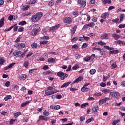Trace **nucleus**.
I'll use <instances>...</instances> for the list:
<instances>
[{
  "instance_id": "46",
  "label": "nucleus",
  "mask_w": 125,
  "mask_h": 125,
  "mask_svg": "<svg viewBox=\"0 0 125 125\" xmlns=\"http://www.w3.org/2000/svg\"><path fill=\"white\" fill-rule=\"evenodd\" d=\"M98 44H99L100 45H105L106 44V43L102 41H100L98 42Z\"/></svg>"
},
{
  "instance_id": "29",
  "label": "nucleus",
  "mask_w": 125,
  "mask_h": 125,
  "mask_svg": "<svg viewBox=\"0 0 125 125\" xmlns=\"http://www.w3.org/2000/svg\"><path fill=\"white\" fill-rule=\"evenodd\" d=\"M111 90L110 89H103L102 90V92L104 93L105 94H107V93H111Z\"/></svg>"
},
{
  "instance_id": "30",
  "label": "nucleus",
  "mask_w": 125,
  "mask_h": 125,
  "mask_svg": "<svg viewBox=\"0 0 125 125\" xmlns=\"http://www.w3.org/2000/svg\"><path fill=\"white\" fill-rule=\"evenodd\" d=\"M14 122H17V119H10L9 125H13L14 124Z\"/></svg>"
},
{
  "instance_id": "58",
  "label": "nucleus",
  "mask_w": 125,
  "mask_h": 125,
  "mask_svg": "<svg viewBox=\"0 0 125 125\" xmlns=\"http://www.w3.org/2000/svg\"><path fill=\"white\" fill-rule=\"evenodd\" d=\"M89 27H94L95 26V24L93 23V22H92L89 24H88Z\"/></svg>"
},
{
  "instance_id": "32",
  "label": "nucleus",
  "mask_w": 125,
  "mask_h": 125,
  "mask_svg": "<svg viewBox=\"0 0 125 125\" xmlns=\"http://www.w3.org/2000/svg\"><path fill=\"white\" fill-rule=\"evenodd\" d=\"M85 5H86V2L84 0H83L81 2V7H85Z\"/></svg>"
},
{
  "instance_id": "5",
  "label": "nucleus",
  "mask_w": 125,
  "mask_h": 125,
  "mask_svg": "<svg viewBox=\"0 0 125 125\" xmlns=\"http://www.w3.org/2000/svg\"><path fill=\"white\" fill-rule=\"evenodd\" d=\"M61 26V24H59L55 26L50 27L48 29V32H55V31H56V30H57V29L60 28Z\"/></svg>"
},
{
  "instance_id": "59",
  "label": "nucleus",
  "mask_w": 125,
  "mask_h": 125,
  "mask_svg": "<svg viewBox=\"0 0 125 125\" xmlns=\"http://www.w3.org/2000/svg\"><path fill=\"white\" fill-rule=\"evenodd\" d=\"M86 47H87V43H83L82 48H86Z\"/></svg>"
},
{
  "instance_id": "14",
  "label": "nucleus",
  "mask_w": 125,
  "mask_h": 125,
  "mask_svg": "<svg viewBox=\"0 0 125 125\" xmlns=\"http://www.w3.org/2000/svg\"><path fill=\"white\" fill-rule=\"evenodd\" d=\"M82 81H83V77H78L72 83V84H74V83H78L79 82H82Z\"/></svg>"
},
{
  "instance_id": "47",
  "label": "nucleus",
  "mask_w": 125,
  "mask_h": 125,
  "mask_svg": "<svg viewBox=\"0 0 125 125\" xmlns=\"http://www.w3.org/2000/svg\"><path fill=\"white\" fill-rule=\"evenodd\" d=\"M83 37L84 38V41L85 40L86 42H88V40H90V38L88 37H85L84 35H83Z\"/></svg>"
},
{
  "instance_id": "57",
  "label": "nucleus",
  "mask_w": 125,
  "mask_h": 125,
  "mask_svg": "<svg viewBox=\"0 0 125 125\" xmlns=\"http://www.w3.org/2000/svg\"><path fill=\"white\" fill-rule=\"evenodd\" d=\"M92 21H93V22H97V18L95 17L94 16L92 17Z\"/></svg>"
},
{
  "instance_id": "35",
  "label": "nucleus",
  "mask_w": 125,
  "mask_h": 125,
  "mask_svg": "<svg viewBox=\"0 0 125 125\" xmlns=\"http://www.w3.org/2000/svg\"><path fill=\"white\" fill-rule=\"evenodd\" d=\"M26 24H27V22L25 21H23L19 23V25L21 26H24V25H26Z\"/></svg>"
},
{
  "instance_id": "37",
  "label": "nucleus",
  "mask_w": 125,
  "mask_h": 125,
  "mask_svg": "<svg viewBox=\"0 0 125 125\" xmlns=\"http://www.w3.org/2000/svg\"><path fill=\"white\" fill-rule=\"evenodd\" d=\"M89 73L90 74V75H94V74H95V73H96V70L93 69H91L89 71Z\"/></svg>"
},
{
  "instance_id": "34",
  "label": "nucleus",
  "mask_w": 125,
  "mask_h": 125,
  "mask_svg": "<svg viewBox=\"0 0 125 125\" xmlns=\"http://www.w3.org/2000/svg\"><path fill=\"white\" fill-rule=\"evenodd\" d=\"M29 103H30V101L23 103L21 104V107H25V106H27V105H28V104H29Z\"/></svg>"
},
{
  "instance_id": "44",
  "label": "nucleus",
  "mask_w": 125,
  "mask_h": 125,
  "mask_svg": "<svg viewBox=\"0 0 125 125\" xmlns=\"http://www.w3.org/2000/svg\"><path fill=\"white\" fill-rule=\"evenodd\" d=\"M105 101L104 99H102L100 100L99 102V104H104V103H105Z\"/></svg>"
},
{
  "instance_id": "38",
  "label": "nucleus",
  "mask_w": 125,
  "mask_h": 125,
  "mask_svg": "<svg viewBox=\"0 0 125 125\" xmlns=\"http://www.w3.org/2000/svg\"><path fill=\"white\" fill-rule=\"evenodd\" d=\"M43 115L46 116H49V111L47 110H44V111L43 112Z\"/></svg>"
},
{
  "instance_id": "51",
  "label": "nucleus",
  "mask_w": 125,
  "mask_h": 125,
  "mask_svg": "<svg viewBox=\"0 0 125 125\" xmlns=\"http://www.w3.org/2000/svg\"><path fill=\"white\" fill-rule=\"evenodd\" d=\"M61 107L59 105H56L54 107V110H59Z\"/></svg>"
},
{
  "instance_id": "40",
  "label": "nucleus",
  "mask_w": 125,
  "mask_h": 125,
  "mask_svg": "<svg viewBox=\"0 0 125 125\" xmlns=\"http://www.w3.org/2000/svg\"><path fill=\"white\" fill-rule=\"evenodd\" d=\"M83 60L84 61H86V62H88V61H89V60H90V58L89 56L85 57L83 58Z\"/></svg>"
},
{
  "instance_id": "8",
  "label": "nucleus",
  "mask_w": 125,
  "mask_h": 125,
  "mask_svg": "<svg viewBox=\"0 0 125 125\" xmlns=\"http://www.w3.org/2000/svg\"><path fill=\"white\" fill-rule=\"evenodd\" d=\"M64 23H67V24H72V19L70 17H66L63 20Z\"/></svg>"
},
{
  "instance_id": "48",
  "label": "nucleus",
  "mask_w": 125,
  "mask_h": 125,
  "mask_svg": "<svg viewBox=\"0 0 125 125\" xmlns=\"http://www.w3.org/2000/svg\"><path fill=\"white\" fill-rule=\"evenodd\" d=\"M111 66V69H115V68H117V64L116 63V62H113Z\"/></svg>"
},
{
  "instance_id": "7",
  "label": "nucleus",
  "mask_w": 125,
  "mask_h": 125,
  "mask_svg": "<svg viewBox=\"0 0 125 125\" xmlns=\"http://www.w3.org/2000/svg\"><path fill=\"white\" fill-rule=\"evenodd\" d=\"M49 120V117H45L42 115H40L39 117V120L38 121H45V122H46Z\"/></svg>"
},
{
  "instance_id": "6",
  "label": "nucleus",
  "mask_w": 125,
  "mask_h": 125,
  "mask_svg": "<svg viewBox=\"0 0 125 125\" xmlns=\"http://www.w3.org/2000/svg\"><path fill=\"white\" fill-rule=\"evenodd\" d=\"M120 93L118 92H111L109 94V96L111 97H114V98H120Z\"/></svg>"
},
{
  "instance_id": "62",
  "label": "nucleus",
  "mask_w": 125,
  "mask_h": 125,
  "mask_svg": "<svg viewBox=\"0 0 125 125\" xmlns=\"http://www.w3.org/2000/svg\"><path fill=\"white\" fill-rule=\"evenodd\" d=\"M118 27L120 28V29H123V28H125V24H120L118 26Z\"/></svg>"
},
{
  "instance_id": "42",
  "label": "nucleus",
  "mask_w": 125,
  "mask_h": 125,
  "mask_svg": "<svg viewBox=\"0 0 125 125\" xmlns=\"http://www.w3.org/2000/svg\"><path fill=\"white\" fill-rule=\"evenodd\" d=\"M5 62V60L4 59H3L2 58H0V66H1Z\"/></svg>"
},
{
  "instance_id": "16",
  "label": "nucleus",
  "mask_w": 125,
  "mask_h": 125,
  "mask_svg": "<svg viewBox=\"0 0 125 125\" xmlns=\"http://www.w3.org/2000/svg\"><path fill=\"white\" fill-rule=\"evenodd\" d=\"M27 78V75L26 74H21L20 76V80L21 81H25Z\"/></svg>"
},
{
  "instance_id": "20",
  "label": "nucleus",
  "mask_w": 125,
  "mask_h": 125,
  "mask_svg": "<svg viewBox=\"0 0 125 125\" xmlns=\"http://www.w3.org/2000/svg\"><path fill=\"white\" fill-rule=\"evenodd\" d=\"M103 3L104 4H110V3H112V1L111 0H102Z\"/></svg>"
},
{
  "instance_id": "60",
  "label": "nucleus",
  "mask_w": 125,
  "mask_h": 125,
  "mask_svg": "<svg viewBox=\"0 0 125 125\" xmlns=\"http://www.w3.org/2000/svg\"><path fill=\"white\" fill-rule=\"evenodd\" d=\"M88 27H89L88 26V24H85V25H84V26L83 27V30H85V29H87V28H88Z\"/></svg>"
},
{
  "instance_id": "18",
  "label": "nucleus",
  "mask_w": 125,
  "mask_h": 125,
  "mask_svg": "<svg viewBox=\"0 0 125 125\" xmlns=\"http://www.w3.org/2000/svg\"><path fill=\"white\" fill-rule=\"evenodd\" d=\"M71 83V82H68L67 83H63L62 86H61V88H63V87H67V86H69V84Z\"/></svg>"
},
{
  "instance_id": "41",
  "label": "nucleus",
  "mask_w": 125,
  "mask_h": 125,
  "mask_svg": "<svg viewBox=\"0 0 125 125\" xmlns=\"http://www.w3.org/2000/svg\"><path fill=\"white\" fill-rule=\"evenodd\" d=\"M48 5L49 6H53L54 5V1L53 0L50 1L48 3Z\"/></svg>"
},
{
  "instance_id": "61",
  "label": "nucleus",
  "mask_w": 125,
  "mask_h": 125,
  "mask_svg": "<svg viewBox=\"0 0 125 125\" xmlns=\"http://www.w3.org/2000/svg\"><path fill=\"white\" fill-rule=\"evenodd\" d=\"M16 47H17V48H21V44L20 43H17L16 44Z\"/></svg>"
},
{
  "instance_id": "33",
  "label": "nucleus",
  "mask_w": 125,
  "mask_h": 125,
  "mask_svg": "<svg viewBox=\"0 0 125 125\" xmlns=\"http://www.w3.org/2000/svg\"><path fill=\"white\" fill-rule=\"evenodd\" d=\"M40 31H41V27H39V29H35L34 30V33L33 35L36 36V35H37V34H38V33H39V32H40Z\"/></svg>"
},
{
  "instance_id": "13",
  "label": "nucleus",
  "mask_w": 125,
  "mask_h": 125,
  "mask_svg": "<svg viewBox=\"0 0 125 125\" xmlns=\"http://www.w3.org/2000/svg\"><path fill=\"white\" fill-rule=\"evenodd\" d=\"M112 38H113V39H114V40H115V41H117V40H119V39L121 38V36H120V35L116 33L112 34Z\"/></svg>"
},
{
  "instance_id": "2",
  "label": "nucleus",
  "mask_w": 125,
  "mask_h": 125,
  "mask_svg": "<svg viewBox=\"0 0 125 125\" xmlns=\"http://www.w3.org/2000/svg\"><path fill=\"white\" fill-rule=\"evenodd\" d=\"M42 17V13H37L36 15L32 16L31 20L32 22H38V21H40V20H41Z\"/></svg>"
},
{
  "instance_id": "28",
  "label": "nucleus",
  "mask_w": 125,
  "mask_h": 125,
  "mask_svg": "<svg viewBox=\"0 0 125 125\" xmlns=\"http://www.w3.org/2000/svg\"><path fill=\"white\" fill-rule=\"evenodd\" d=\"M104 48H105V49H107V50H109V51H110V50H113V49H114V48L110 47H109V46H107V45H104Z\"/></svg>"
},
{
  "instance_id": "23",
  "label": "nucleus",
  "mask_w": 125,
  "mask_h": 125,
  "mask_svg": "<svg viewBox=\"0 0 125 125\" xmlns=\"http://www.w3.org/2000/svg\"><path fill=\"white\" fill-rule=\"evenodd\" d=\"M21 112L20 111H19V112H16V113H14V117L15 118H18V117H19V116H20V115H21Z\"/></svg>"
},
{
  "instance_id": "21",
  "label": "nucleus",
  "mask_w": 125,
  "mask_h": 125,
  "mask_svg": "<svg viewBox=\"0 0 125 125\" xmlns=\"http://www.w3.org/2000/svg\"><path fill=\"white\" fill-rule=\"evenodd\" d=\"M125 15L124 14H121L120 15V21H119V23H122V21L124 20V18H125Z\"/></svg>"
},
{
  "instance_id": "36",
  "label": "nucleus",
  "mask_w": 125,
  "mask_h": 125,
  "mask_svg": "<svg viewBox=\"0 0 125 125\" xmlns=\"http://www.w3.org/2000/svg\"><path fill=\"white\" fill-rule=\"evenodd\" d=\"M48 41H43L40 42V44H47Z\"/></svg>"
},
{
  "instance_id": "63",
  "label": "nucleus",
  "mask_w": 125,
  "mask_h": 125,
  "mask_svg": "<svg viewBox=\"0 0 125 125\" xmlns=\"http://www.w3.org/2000/svg\"><path fill=\"white\" fill-rule=\"evenodd\" d=\"M8 20H9V21H12V20H13V16L10 15L8 17Z\"/></svg>"
},
{
  "instance_id": "17",
  "label": "nucleus",
  "mask_w": 125,
  "mask_h": 125,
  "mask_svg": "<svg viewBox=\"0 0 125 125\" xmlns=\"http://www.w3.org/2000/svg\"><path fill=\"white\" fill-rule=\"evenodd\" d=\"M77 27H78V25H75L74 27L71 29L72 35H74V34H75V33L76 32V31H77Z\"/></svg>"
},
{
  "instance_id": "10",
  "label": "nucleus",
  "mask_w": 125,
  "mask_h": 125,
  "mask_svg": "<svg viewBox=\"0 0 125 125\" xmlns=\"http://www.w3.org/2000/svg\"><path fill=\"white\" fill-rule=\"evenodd\" d=\"M108 37H109V34H108V33H104L102 34L101 39H102V40H108Z\"/></svg>"
},
{
  "instance_id": "3",
  "label": "nucleus",
  "mask_w": 125,
  "mask_h": 125,
  "mask_svg": "<svg viewBox=\"0 0 125 125\" xmlns=\"http://www.w3.org/2000/svg\"><path fill=\"white\" fill-rule=\"evenodd\" d=\"M27 51H28V50L24 51L22 53L21 51H16L13 53V55L14 56H16V57H19V58L22 59L25 57V55L26 54V52H27Z\"/></svg>"
},
{
  "instance_id": "31",
  "label": "nucleus",
  "mask_w": 125,
  "mask_h": 125,
  "mask_svg": "<svg viewBox=\"0 0 125 125\" xmlns=\"http://www.w3.org/2000/svg\"><path fill=\"white\" fill-rule=\"evenodd\" d=\"M31 47H32V48H37V47H38V43L33 42L31 44Z\"/></svg>"
},
{
  "instance_id": "39",
  "label": "nucleus",
  "mask_w": 125,
  "mask_h": 125,
  "mask_svg": "<svg viewBox=\"0 0 125 125\" xmlns=\"http://www.w3.org/2000/svg\"><path fill=\"white\" fill-rule=\"evenodd\" d=\"M23 66L24 67H25V68H28V67L29 66V62H24L23 63Z\"/></svg>"
},
{
  "instance_id": "50",
  "label": "nucleus",
  "mask_w": 125,
  "mask_h": 125,
  "mask_svg": "<svg viewBox=\"0 0 125 125\" xmlns=\"http://www.w3.org/2000/svg\"><path fill=\"white\" fill-rule=\"evenodd\" d=\"M90 60L91 59V60L93 61L94 60V58H95V54H93L91 55V56H89Z\"/></svg>"
},
{
  "instance_id": "22",
  "label": "nucleus",
  "mask_w": 125,
  "mask_h": 125,
  "mask_svg": "<svg viewBox=\"0 0 125 125\" xmlns=\"http://www.w3.org/2000/svg\"><path fill=\"white\" fill-rule=\"evenodd\" d=\"M38 2V0H30L27 2L28 4H34V3H37Z\"/></svg>"
},
{
  "instance_id": "53",
  "label": "nucleus",
  "mask_w": 125,
  "mask_h": 125,
  "mask_svg": "<svg viewBox=\"0 0 125 125\" xmlns=\"http://www.w3.org/2000/svg\"><path fill=\"white\" fill-rule=\"evenodd\" d=\"M42 40H49V37L48 36H44L41 38Z\"/></svg>"
},
{
  "instance_id": "54",
  "label": "nucleus",
  "mask_w": 125,
  "mask_h": 125,
  "mask_svg": "<svg viewBox=\"0 0 125 125\" xmlns=\"http://www.w3.org/2000/svg\"><path fill=\"white\" fill-rule=\"evenodd\" d=\"M5 85L7 87H9V85H10V82L9 81H7L5 83Z\"/></svg>"
},
{
  "instance_id": "43",
  "label": "nucleus",
  "mask_w": 125,
  "mask_h": 125,
  "mask_svg": "<svg viewBox=\"0 0 125 125\" xmlns=\"http://www.w3.org/2000/svg\"><path fill=\"white\" fill-rule=\"evenodd\" d=\"M79 68H80V66H79V65L76 64L72 67V69L76 70H78Z\"/></svg>"
},
{
  "instance_id": "9",
  "label": "nucleus",
  "mask_w": 125,
  "mask_h": 125,
  "mask_svg": "<svg viewBox=\"0 0 125 125\" xmlns=\"http://www.w3.org/2000/svg\"><path fill=\"white\" fill-rule=\"evenodd\" d=\"M15 64H16V63L13 62L12 63H10L8 65L6 66L4 68V71H6V70H8V69H10V68H12L13 67V66H14V65H15Z\"/></svg>"
},
{
  "instance_id": "56",
  "label": "nucleus",
  "mask_w": 125,
  "mask_h": 125,
  "mask_svg": "<svg viewBox=\"0 0 125 125\" xmlns=\"http://www.w3.org/2000/svg\"><path fill=\"white\" fill-rule=\"evenodd\" d=\"M86 105H88V103L83 104L81 105V108H85Z\"/></svg>"
},
{
  "instance_id": "15",
  "label": "nucleus",
  "mask_w": 125,
  "mask_h": 125,
  "mask_svg": "<svg viewBox=\"0 0 125 125\" xmlns=\"http://www.w3.org/2000/svg\"><path fill=\"white\" fill-rule=\"evenodd\" d=\"M98 109H99L98 105H95L92 108V111L94 113H97Z\"/></svg>"
},
{
  "instance_id": "64",
  "label": "nucleus",
  "mask_w": 125,
  "mask_h": 125,
  "mask_svg": "<svg viewBox=\"0 0 125 125\" xmlns=\"http://www.w3.org/2000/svg\"><path fill=\"white\" fill-rule=\"evenodd\" d=\"M121 85L122 86H123L124 87H125V81H123L121 82Z\"/></svg>"
},
{
  "instance_id": "19",
  "label": "nucleus",
  "mask_w": 125,
  "mask_h": 125,
  "mask_svg": "<svg viewBox=\"0 0 125 125\" xmlns=\"http://www.w3.org/2000/svg\"><path fill=\"white\" fill-rule=\"evenodd\" d=\"M4 24V17L2 18L0 20V28H1Z\"/></svg>"
},
{
  "instance_id": "52",
  "label": "nucleus",
  "mask_w": 125,
  "mask_h": 125,
  "mask_svg": "<svg viewBox=\"0 0 125 125\" xmlns=\"http://www.w3.org/2000/svg\"><path fill=\"white\" fill-rule=\"evenodd\" d=\"M119 21H120L119 19H115L112 20V22L113 23H118Z\"/></svg>"
},
{
  "instance_id": "12",
  "label": "nucleus",
  "mask_w": 125,
  "mask_h": 125,
  "mask_svg": "<svg viewBox=\"0 0 125 125\" xmlns=\"http://www.w3.org/2000/svg\"><path fill=\"white\" fill-rule=\"evenodd\" d=\"M109 14L108 12L106 13H104L103 14H102V16H101V18L102 19H106V18H107V17H109Z\"/></svg>"
},
{
  "instance_id": "4",
  "label": "nucleus",
  "mask_w": 125,
  "mask_h": 125,
  "mask_svg": "<svg viewBox=\"0 0 125 125\" xmlns=\"http://www.w3.org/2000/svg\"><path fill=\"white\" fill-rule=\"evenodd\" d=\"M57 76H58V77H60L62 81H64L65 79H66V78H68V74L64 73L62 71H60L57 73Z\"/></svg>"
},
{
  "instance_id": "49",
  "label": "nucleus",
  "mask_w": 125,
  "mask_h": 125,
  "mask_svg": "<svg viewBox=\"0 0 125 125\" xmlns=\"http://www.w3.org/2000/svg\"><path fill=\"white\" fill-rule=\"evenodd\" d=\"M29 7H30V5H25L23 8V10H24V11L28 10V9H29Z\"/></svg>"
},
{
  "instance_id": "55",
  "label": "nucleus",
  "mask_w": 125,
  "mask_h": 125,
  "mask_svg": "<svg viewBox=\"0 0 125 125\" xmlns=\"http://www.w3.org/2000/svg\"><path fill=\"white\" fill-rule=\"evenodd\" d=\"M12 87H13V88L14 89H16V90H17V89L18 88H19V86H18L17 85H15V84H13L12 85Z\"/></svg>"
},
{
  "instance_id": "26",
  "label": "nucleus",
  "mask_w": 125,
  "mask_h": 125,
  "mask_svg": "<svg viewBox=\"0 0 125 125\" xmlns=\"http://www.w3.org/2000/svg\"><path fill=\"white\" fill-rule=\"evenodd\" d=\"M13 27V31L14 32H17L18 30V26H17V24H14V25L12 26Z\"/></svg>"
},
{
  "instance_id": "11",
  "label": "nucleus",
  "mask_w": 125,
  "mask_h": 125,
  "mask_svg": "<svg viewBox=\"0 0 125 125\" xmlns=\"http://www.w3.org/2000/svg\"><path fill=\"white\" fill-rule=\"evenodd\" d=\"M81 91L82 92H88V91H90L89 88L83 86L81 89Z\"/></svg>"
},
{
  "instance_id": "1",
  "label": "nucleus",
  "mask_w": 125,
  "mask_h": 125,
  "mask_svg": "<svg viewBox=\"0 0 125 125\" xmlns=\"http://www.w3.org/2000/svg\"><path fill=\"white\" fill-rule=\"evenodd\" d=\"M56 91L55 90H54V88L53 87L51 86H49L47 87V89L45 91V93L47 96H49V95H52V94H54V93H56Z\"/></svg>"
},
{
  "instance_id": "45",
  "label": "nucleus",
  "mask_w": 125,
  "mask_h": 125,
  "mask_svg": "<svg viewBox=\"0 0 125 125\" xmlns=\"http://www.w3.org/2000/svg\"><path fill=\"white\" fill-rule=\"evenodd\" d=\"M94 119H93V118L91 117L90 119H88L86 121V123L87 124H89V123L91 122V121H94Z\"/></svg>"
},
{
  "instance_id": "25",
  "label": "nucleus",
  "mask_w": 125,
  "mask_h": 125,
  "mask_svg": "<svg viewBox=\"0 0 125 125\" xmlns=\"http://www.w3.org/2000/svg\"><path fill=\"white\" fill-rule=\"evenodd\" d=\"M119 53V50H113L109 51V54H118Z\"/></svg>"
},
{
  "instance_id": "27",
  "label": "nucleus",
  "mask_w": 125,
  "mask_h": 125,
  "mask_svg": "<svg viewBox=\"0 0 125 125\" xmlns=\"http://www.w3.org/2000/svg\"><path fill=\"white\" fill-rule=\"evenodd\" d=\"M47 62L48 63H54L55 62V59L53 58H49L47 60Z\"/></svg>"
},
{
  "instance_id": "24",
  "label": "nucleus",
  "mask_w": 125,
  "mask_h": 125,
  "mask_svg": "<svg viewBox=\"0 0 125 125\" xmlns=\"http://www.w3.org/2000/svg\"><path fill=\"white\" fill-rule=\"evenodd\" d=\"M12 99V97H11V95H7L6 96V97L4 98V100H5V101H8L9 99Z\"/></svg>"
}]
</instances>
